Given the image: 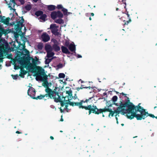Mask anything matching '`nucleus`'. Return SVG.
Listing matches in <instances>:
<instances>
[{"label":"nucleus","mask_w":157,"mask_h":157,"mask_svg":"<svg viewBox=\"0 0 157 157\" xmlns=\"http://www.w3.org/2000/svg\"><path fill=\"white\" fill-rule=\"evenodd\" d=\"M43 14V13L42 11H38L36 12L35 15L37 16H41Z\"/></svg>","instance_id":"23"},{"label":"nucleus","mask_w":157,"mask_h":157,"mask_svg":"<svg viewBox=\"0 0 157 157\" xmlns=\"http://www.w3.org/2000/svg\"><path fill=\"white\" fill-rule=\"evenodd\" d=\"M72 13L71 12H68V15L70 14H71Z\"/></svg>","instance_id":"41"},{"label":"nucleus","mask_w":157,"mask_h":157,"mask_svg":"<svg viewBox=\"0 0 157 157\" xmlns=\"http://www.w3.org/2000/svg\"><path fill=\"white\" fill-rule=\"evenodd\" d=\"M50 139H51V140H53L54 139V138L53 136H51L50 137Z\"/></svg>","instance_id":"37"},{"label":"nucleus","mask_w":157,"mask_h":157,"mask_svg":"<svg viewBox=\"0 0 157 157\" xmlns=\"http://www.w3.org/2000/svg\"><path fill=\"white\" fill-rule=\"evenodd\" d=\"M12 77L14 79H17V77H18V76L17 75H12Z\"/></svg>","instance_id":"31"},{"label":"nucleus","mask_w":157,"mask_h":157,"mask_svg":"<svg viewBox=\"0 0 157 157\" xmlns=\"http://www.w3.org/2000/svg\"><path fill=\"white\" fill-rule=\"evenodd\" d=\"M41 38L42 40L45 42L48 41L50 39L49 35L46 33H43L42 35Z\"/></svg>","instance_id":"11"},{"label":"nucleus","mask_w":157,"mask_h":157,"mask_svg":"<svg viewBox=\"0 0 157 157\" xmlns=\"http://www.w3.org/2000/svg\"><path fill=\"white\" fill-rule=\"evenodd\" d=\"M121 125L122 126H123L124 125V124H121Z\"/></svg>","instance_id":"49"},{"label":"nucleus","mask_w":157,"mask_h":157,"mask_svg":"<svg viewBox=\"0 0 157 157\" xmlns=\"http://www.w3.org/2000/svg\"><path fill=\"white\" fill-rule=\"evenodd\" d=\"M59 77L60 78H64L65 77V75L63 73H59Z\"/></svg>","instance_id":"26"},{"label":"nucleus","mask_w":157,"mask_h":157,"mask_svg":"<svg viewBox=\"0 0 157 157\" xmlns=\"http://www.w3.org/2000/svg\"><path fill=\"white\" fill-rule=\"evenodd\" d=\"M52 43H53L52 47L56 51H58L60 50V47L58 46V43L57 41L55 39L52 40Z\"/></svg>","instance_id":"9"},{"label":"nucleus","mask_w":157,"mask_h":157,"mask_svg":"<svg viewBox=\"0 0 157 157\" xmlns=\"http://www.w3.org/2000/svg\"><path fill=\"white\" fill-rule=\"evenodd\" d=\"M130 22H129V20L128 21H127L125 22V23L124 24V25H127Z\"/></svg>","instance_id":"34"},{"label":"nucleus","mask_w":157,"mask_h":157,"mask_svg":"<svg viewBox=\"0 0 157 157\" xmlns=\"http://www.w3.org/2000/svg\"><path fill=\"white\" fill-rule=\"evenodd\" d=\"M43 47V44L41 43H39L38 45V48L40 50H41Z\"/></svg>","instance_id":"25"},{"label":"nucleus","mask_w":157,"mask_h":157,"mask_svg":"<svg viewBox=\"0 0 157 157\" xmlns=\"http://www.w3.org/2000/svg\"><path fill=\"white\" fill-rule=\"evenodd\" d=\"M24 29H25V30H26V28H25V27H24Z\"/></svg>","instance_id":"54"},{"label":"nucleus","mask_w":157,"mask_h":157,"mask_svg":"<svg viewBox=\"0 0 157 157\" xmlns=\"http://www.w3.org/2000/svg\"><path fill=\"white\" fill-rule=\"evenodd\" d=\"M21 38L22 40L24 42L22 44V45H24V44H25L24 42H26L27 41V40L26 38L25 37H23V36H22Z\"/></svg>","instance_id":"28"},{"label":"nucleus","mask_w":157,"mask_h":157,"mask_svg":"<svg viewBox=\"0 0 157 157\" xmlns=\"http://www.w3.org/2000/svg\"><path fill=\"white\" fill-rule=\"evenodd\" d=\"M77 57L78 58H80L82 57V56L79 55H78L77 56Z\"/></svg>","instance_id":"36"},{"label":"nucleus","mask_w":157,"mask_h":157,"mask_svg":"<svg viewBox=\"0 0 157 157\" xmlns=\"http://www.w3.org/2000/svg\"><path fill=\"white\" fill-rule=\"evenodd\" d=\"M25 8L26 10H29L31 9V6L30 5H28L25 6Z\"/></svg>","instance_id":"27"},{"label":"nucleus","mask_w":157,"mask_h":157,"mask_svg":"<svg viewBox=\"0 0 157 157\" xmlns=\"http://www.w3.org/2000/svg\"><path fill=\"white\" fill-rule=\"evenodd\" d=\"M38 71L36 79L37 81H40L43 82L42 85L44 86L46 89L45 91L48 93V94H46L44 96H38L37 98L40 99L43 98L44 97L49 96L51 98H53L55 99L56 102H60L62 107H64L63 110L65 109H68L67 107L70 105H76L75 103H73L70 102V100L73 99H76L77 97L75 94L74 97L72 96V91L71 90L67 91L66 92H63L62 93V97L60 96L56 91H53L54 87L50 83H48L47 81V76L44 72V70L42 68L39 67L38 68ZM77 102H76V103Z\"/></svg>","instance_id":"1"},{"label":"nucleus","mask_w":157,"mask_h":157,"mask_svg":"<svg viewBox=\"0 0 157 157\" xmlns=\"http://www.w3.org/2000/svg\"><path fill=\"white\" fill-rule=\"evenodd\" d=\"M62 11L63 12V14L65 15H68L67 10L64 8H63Z\"/></svg>","instance_id":"22"},{"label":"nucleus","mask_w":157,"mask_h":157,"mask_svg":"<svg viewBox=\"0 0 157 157\" xmlns=\"http://www.w3.org/2000/svg\"><path fill=\"white\" fill-rule=\"evenodd\" d=\"M56 88H55V89H54V90H56Z\"/></svg>","instance_id":"61"},{"label":"nucleus","mask_w":157,"mask_h":157,"mask_svg":"<svg viewBox=\"0 0 157 157\" xmlns=\"http://www.w3.org/2000/svg\"><path fill=\"white\" fill-rule=\"evenodd\" d=\"M24 20L23 18H21L19 21V23L21 26L22 27L23 25V23L24 22Z\"/></svg>","instance_id":"29"},{"label":"nucleus","mask_w":157,"mask_h":157,"mask_svg":"<svg viewBox=\"0 0 157 157\" xmlns=\"http://www.w3.org/2000/svg\"><path fill=\"white\" fill-rule=\"evenodd\" d=\"M1 69V65H0V69Z\"/></svg>","instance_id":"51"},{"label":"nucleus","mask_w":157,"mask_h":157,"mask_svg":"<svg viewBox=\"0 0 157 157\" xmlns=\"http://www.w3.org/2000/svg\"><path fill=\"white\" fill-rule=\"evenodd\" d=\"M48 9L50 10H52L55 9V6L53 5H49L48 6Z\"/></svg>","instance_id":"19"},{"label":"nucleus","mask_w":157,"mask_h":157,"mask_svg":"<svg viewBox=\"0 0 157 157\" xmlns=\"http://www.w3.org/2000/svg\"><path fill=\"white\" fill-rule=\"evenodd\" d=\"M20 30H21V29H19V31H20Z\"/></svg>","instance_id":"58"},{"label":"nucleus","mask_w":157,"mask_h":157,"mask_svg":"<svg viewBox=\"0 0 157 157\" xmlns=\"http://www.w3.org/2000/svg\"><path fill=\"white\" fill-rule=\"evenodd\" d=\"M69 48L71 51L73 52L75 50V46L73 43H71L70 44Z\"/></svg>","instance_id":"13"},{"label":"nucleus","mask_w":157,"mask_h":157,"mask_svg":"<svg viewBox=\"0 0 157 157\" xmlns=\"http://www.w3.org/2000/svg\"><path fill=\"white\" fill-rule=\"evenodd\" d=\"M79 82L81 81V83H83V82L82 80L81 79H80V80H79Z\"/></svg>","instance_id":"39"},{"label":"nucleus","mask_w":157,"mask_h":157,"mask_svg":"<svg viewBox=\"0 0 157 157\" xmlns=\"http://www.w3.org/2000/svg\"><path fill=\"white\" fill-rule=\"evenodd\" d=\"M156 106L155 107H154V109H155V108H156Z\"/></svg>","instance_id":"55"},{"label":"nucleus","mask_w":157,"mask_h":157,"mask_svg":"<svg viewBox=\"0 0 157 157\" xmlns=\"http://www.w3.org/2000/svg\"><path fill=\"white\" fill-rule=\"evenodd\" d=\"M57 8L58 9H63V8L62 6L61 5H58L57 6Z\"/></svg>","instance_id":"30"},{"label":"nucleus","mask_w":157,"mask_h":157,"mask_svg":"<svg viewBox=\"0 0 157 157\" xmlns=\"http://www.w3.org/2000/svg\"><path fill=\"white\" fill-rule=\"evenodd\" d=\"M60 132H62V131H61Z\"/></svg>","instance_id":"59"},{"label":"nucleus","mask_w":157,"mask_h":157,"mask_svg":"<svg viewBox=\"0 0 157 157\" xmlns=\"http://www.w3.org/2000/svg\"><path fill=\"white\" fill-rule=\"evenodd\" d=\"M60 111H61V112H63L62 109V108L60 109Z\"/></svg>","instance_id":"46"},{"label":"nucleus","mask_w":157,"mask_h":157,"mask_svg":"<svg viewBox=\"0 0 157 157\" xmlns=\"http://www.w3.org/2000/svg\"><path fill=\"white\" fill-rule=\"evenodd\" d=\"M37 60L33 59L31 63L26 58H21L16 60L14 62V67L15 69L20 68H25L31 72H34L35 71L34 64L36 63Z\"/></svg>","instance_id":"4"},{"label":"nucleus","mask_w":157,"mask_h":157,"mask_svg":"<svg viewBox=\"0 0 157 157\" xmlns=\"http://www.w3.org/2000/svg\"><path fill=\"white\" fill-rule=\"evenodd\" d=\"M28 94L33 99L36 98L35 97V90L33 87H30L28 91Z\"/></svg>","instance_id":"7"},{"label":"nucleus","mask_w":157,"mask_h":157,"mask_svg":"<svg viewBox=\"0 0 157 157\" xmlns=\"http://www.w3.org/2000/svg\"><path fill=\"white\" fill-rule=\"evenodd\" d=\"M121 94H122L123 95H127L126 94H124V93H123V92H122Z\"/></svg>","instance_id":"38"},{"label":"nucleus","mask_w":157,"mask_h":157,"mask_svg":"<svg viewBox=\"0 0 157 157\" xmlns=\"http://www.w3.org/2000/svg\"><path fill=\"white\" fill-rule=\"evenodd\" d=\"M102 116H103V117H104V114H103V115H102Z\"/></svg>","instance_id":"52"},{"label":"nucleus","mask_w":157,"mask_h":157,"mask_svg":"<svg viewBox=\"0 0 157 157\" xmlns=\"http://www.w3.org/2000/svg\"><path fill=\"white\" fill-rule=\"evenodd\" d=\"M88 100H86V101H82L79 103H75V105L78 106L79 107V108H82V109H85L86 110H89V115H90L91 113V112L96 114H98L99 111L100 112H110L109 114V117H110V116L113 117L114 116V115L115 113L117 114L118 113V114H116L115 115L116 117V119L117 120V123L118 124V117L119 116V112H118L117 111V109L116 110H114V111H112V109L111 108L112 106V104H109V102L110 101H109L107 102V106L105 107L104 109H100L99 110L97 108L96 106H94V105H89L87 106H85V105L84 104V103L88 101Z\"/></svg>","instance_id":"3"},{"label":"nucleus","mask_w":157,"mask_h":157,"mask_svg":"<svg viewBox=\"0 0 157 157\" xmlns=\"http://www.w3.org/2000/svg\"><path fill=\"white\" fill-rule=\"evenodd\" d=\"M91 15L92 16H93L94 15V14L93 13H91Z\"/></svg>","instance_id":"40"},{"label":"nucleus","mask_w":157,"mask_h":157,"mask_svg":"<svg viewBox=\"0 0 157 157\" xmlns=\"http://www.w3.org/2000/svg\"><path fill=\"white\" fill-rule=\"evenodd\" d=\"M19 1L21 2V3L23 4L25 3V1L24 0H18Z\"/></svg>","instance_id":"33"},{"label":"nucleus","mask_w":157,"mask_h":157,"mask_svg":"<svg viewBox=\"0 0 157 157\" xmlns=\"http://www.w3.org/2000/svg\"><path fill=\"white\" fill-rule=\"evenodd\" d=\"M58 66L59 67L61 68L63 67V65L62 64H60L58 65Z\"/></svg>","instance_id":"35"},{"label":"nucleus","mask_w":157,"mask_h":157,"mask_svg":"<svg viewBox=\"0 0 157 157\" xmlns=\"http://www.w3.org/2000/svg\"><path fill=\"white\" fill-rule=\"evenodd\" d=\"M5 52L4 42L0 39V57L3 56L4 53Z\"/></svg>","instance_id":"8"},{"label":"nucleus","mask_w":157,"mask_h":157,"mask_svg":"<svg viewBox=\"0 0 157 157\" xmlns=\"http://www.w3.org/2000/svg\"><path fill=\"white\" fill-rule=\"evenodd\" d=\"M107 40V39H105V40Z\"/></svg>","instance_id":"60"},{"label":"nucleus","mask_w":157,"mask_h":157,"mask_svg":"<svg viewBox=\"0 0 157 157\" xmlns=\"http://www.w3.org/2000/svg\"><path fill=\"white\" fill-rule=\"evenodd\" d=\"M122 0V1H124V0Z\"/></svg>","instance_id":"62"},{"label":"nucleus","mask_w":157,"mask_h":157,"mask_svg":"<svg viewBox=\"0 0 157 157\" xmlns=\"http://www.w3.org/2000/svg\"><path fill=\"white\" fill-rule=\"evenodd\" d=\"M54 55V53L51 51L47 52V57L50 58L52 57Z\"/></svg>","instance_id":"16"},{"label":"nucleus","mask_w":157,"mask_h":157,"mask_svg":"<svg viewBox=\"0 0 157 157\" xmlns=\"http://www.w3.org/2000/svg\"><path fill=\"white\" fill-rule=\"evenodd\" d=\"M55 22L56 23L59 24H61L64 23L63 20L61 18H59L58 19L56 20H55Z\"/></svg>","instance_id":"18"},{"label":"nucleus","mask_w":157,"mask_h":157,"mask_svg":"<svg viewBox=\"0 0 157 157\" xmlns=\"http://www.w3.org/2000/svg\"><path fill=\"white\" fill-rule=\"evenodd\" d=\"M117 97L116 96H114L112 98V102H115L117 101Z\"/></svg>","instance_id":"24"},{"label":"nucleus","mask_w":157,"mask_h":157,"mask_svg":"<svg viewBox=\"0 0 157 157\" xmlns=\"http://www.w3.org/2000/svg\"><path fill=\"white\" fill-rule=\"evenodd\" d=\"M155 117L156 119H157V117Z\"/></svg>","instance_id":"53"},{"label":"nucleus","mask_w":157,"mask_h":157,"mask_svg":"<svg viewBox=\"0 0 157 157\" xmlns=\"http://www.w3.org/2000/svg\"><path fill=\"white\" fill-rule=\"evenodd\" d=\"M16 133H20V132H19L18 131H17L16 132Z\"/></svg>","instance_id":"43"},{"label":"nucleus","mask_w":157,"mask_h":157,"mask_svg":"<svg viewBox=\"0 0 157 157\" xmlns=\"http://www.w3.org/2000/svg\"><path fill=\"white\" fill-rule=\"evenodd\" d=\"M45 49L46 50L47 52H48L51 51L52 48L50 45H46L45 46Z\"/></svg>","instance_id":"17"},{"label":"nucleus","mask_w":157,"mask_h":157,"mask_svg":"<svg viewBox=\"0 0 157 157\" xmlns=\"http://www.w3.org/2000/svg\"><path fill=\"white\" fill-rule=\"evenodd\" d=\"M62 117V116H61V117ZM61 121H63V119H62V118H61Z\"/></svg>","instance_id":"42"},{"label":"nucleus","mask_w":157,"mask_h":157,"mask_svg":"<svg viewBox=\"0 0 157 157\" xmlns=\"http://www.w3.org/2000/svg\"><path fill=\"white\" fill-rule=\"evenodd\" d=\"M89 20H91V17H90L89 18Z\"/></svg>","instance_id":"48"},{"label":"nucleus","mask_w":157,"mask_h":157,"mask_svg":"<svg viewBox=\"0 0 157 157\" xmlns=\"http://www.w3.org/2000/svg\"><path fill=\"white\" fill-rule=\"evenodd\" d=\"M61 50L62 52L63 53L68 54H69L70 53V52L68 49L67 48L64 46H62L61 47Z\"/></svg>","instance_id":"14"},{"label":"nucleus","mask_w":157,"mask_h":157,"mask_svg":"<svg viewBox=\"0 0 157 157\" xmlns=\"http://www.w3.org/2000/svg\"><path fill=\"white\" fill-rule=\"evenodd\" d=\"M5 0L6 1V0ZM15 5L16 3L14 0H10V3L8 4L10 10H13Z\"/></svg>","instance_id":"12"},{"label":"nucleus","mask_w":157,"mask_h":157,"mask_svg":"<svg viewBox=\"0 0 157 157\" xmlns=\"http://www.w3.org/2000/svg\"><path fill=\"white\" fill-rule=\"evenodd\" d=\"M33 1L35 2H36L38 0H33Z\"/></svg>","instance_id":"45"},{"label":"nucleus","mask_w":157,"mask_h":157,"mask_svg":"<svg viewBox=\"0 0 157 157\" xmlns=\"http://www.w3.org/2000/svg\"><path fill=\"white\" fill-rule=\"evenodd\" d=\"M104 16H105V15H106V14H105H105H104Z\"/></svg>","instance_id":"56"},{"label":"nucleus","mask_w":157,"mask_h":157,"mask_svg":"<svg viewBox=\"0 0 157 157\" xmlns=\"http://www.w3.org/2000/svg\"><path fill=\"white\" fill-rule=\"evenodd\" d=\"M51 17L53 19H55L56 18H62L63 17V13L59 11L57 12L54 11L52 12L51 14Z\"/></svg>","instance_id":"6"},{"label":"nucleus","mask_w":157,"mask_h":157,"mask_svg":"<svg viewBox=\"0 0 157 157\" xmlns=\"http://www.w3.org/2000/svg\"><path fill=\"white\" fill-rule=\"evenodd\" d=\"M115 104L119 106L117 111L121 112L123 114H125L128 118L131 119L134 117H136L137 120L144 119L148 116L153 118L155 117L154 115L149 114L146 112L143 107L139 106L138 107H135L131 103H123L120 101L119 103Z\"/></svg>","instance_id":"2"},{"label":"nucleus","mask_w":157,"mask_h":157,"mask_svg":"<svg viewBox=\"0 0 157 157\" xmlns=\"http://www.w3.org/2000/svg\"><path fill=\"white\" fill-rule=\"evenodd\" d=\"M126 14H127V16L128 17V18L129 19V22H131V19L130 18V15L128 13V12H127V13H126Z\"/></svg>","instance_id":"32"},{"label":"nucleus","mask_w":157,"mask_h":157,"mask_svg":"<svg viewBox=\"0 0 157 157\" xmlns=\"http://www.w3.org/2000/svg\"><path fill=\"white\" fill-rule=\"evenodd\" d=\"M25 44H24V45L23 46V49L22 50V53L23 54L22 57H20L17 56L16 58L15 59V60L14 61V62L15 60H18L19 59H21V58H25V56H29V52L25 48Z\"/></svg>","instance_id":"5"},{"label":"nucleus","mask_w":157,"mask_h":157,"mask_svg":"<svg viewBox=\"0 0 157 157\" xmlns=\"http://www.w3.org/2000/svg\"><path fill=\"white\" fill-rule=\"evenodd\" d=\"M46 16L45 14H42L41 16H40V18L43 21H45L46 20Z\"/></svg>","instance_id":"21"},{"label":"nucleus","mask_w":157,"mask_h":157,"mask_svg":"<svg viewBox=\"0 0 157 157\" xmlns=\"http://www.w3.org/2000/svg\"><path fill=\"white\" fill-rule=\"evenodd\" d=\"M6 33L5 30L2 28H0V37L3 34Z\"/></svg>","instance_id":"20"},{"label":"nucleus","mask_w":157,"mask_h":157,"mask_svg":"<svg viewBox=\"0 0 157 157\" xmlns=\"http://www.w3.org/2000/svg\"><path fill=\"white\" fill-rule=\"evenodd\" d=\"M127 98V99H128V100L129 99V98Z\"/></svg>","instance_id":"57"},{"label":"nucleus","mask_w":157,"mask_h":157,"mask_svg":"<svg viewBox=\"0 0 157 157\" xmlns=\"http://www.w3.org/2000/svg\"><path fill=\"white\" fill-rule=\"evenodd\" d=\"M118 10V8H117L116 9V10H117H117Z\"/></svg>","instance_id":"50"},{"label":"nucleus","mask_w":157,"mask_h":157,"mask_svg":"<svg viewBox=\"0 0 157 157\" xmlns=\"http://www.w3.org/2000/svg\"><path fill=\"white\" fill-rule=\"evenodd\" d=\"M55 57H53L51 59H49V58H47V57H45V63L46 64H48L49 63L51 62L52 60Z\"/></svg>","instance_id":"15"},{"label":"nucleus","mask_w":157,"mask_h":157,"mask_svg":"<svg viewBox=\"0 0 157 157\" xmlns=\"http://www.w3.org/2000/svg\"><path fill=\"white\" fill-rule=\"evenodd\" d=\"M58 27L56 26V24H53L50 25V29H51L53 34H56L58 31Z\"/></svg>","instance_id":"10"},{"label":"nucleus","mask_w":157,"mask_h":157,"mask_svg":"<svg viewBox=\"0 0 157 157\" xmlns=\"http://www.w3.org/2000/svg\"><path fill=\"white\" fill-rule=\"evenodd\" d=\"M80 89H82V88H80ZM80 89V88H77V90H79Z\"/></svg>","instance_id":"47"},{"label":"nucleus","mask_w":157,"mask_h":157,"mask_svg":"<svg viewBox=\"0 0 157 157\" xmlns=\"http://www.w3.org/2000/svg\"><path fill=\"white\" fill-rule=\"evenodd\" d=\"M51 107L52 108H53V107L55 109H56V108H55V107L54 106H53V105H51Z\"/></svg>","instance_id":"44"}]
</instances>
